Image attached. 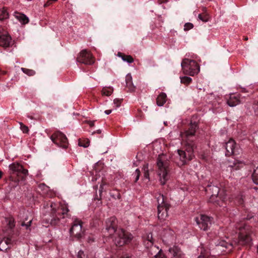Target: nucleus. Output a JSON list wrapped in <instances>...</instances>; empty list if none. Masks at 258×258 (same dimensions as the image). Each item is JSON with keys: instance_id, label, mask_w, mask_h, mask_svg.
I'll use <instances>...</instances> for the list:
<instances>
[{"instance_id": "nucleus-43", "label": "nucleus", "mask_w": 258, "mask_h": 258, "mask_svg": "<svg viewBox=\"0 0 258 258\" xmlns=\"http://www.w3.org/2000/svg\"><path fill=\"white\" fill-rule=\"evenodd\" d=\"M253 217V216L252 215H251H251H248L246 217H243L242 219L243 220H245V219H246V220H250Z\"/></svg>"}, {"instance_id": "nucleus-51", "label": "nucleus", "mask_w": 258, "mask_h": 258, "mask_svg": "<svg viewBox=\"0 0 258 258\" xmlns=\"http://www.w3.org/2000/svg\"><path fill=\"white\" fill-rule=\"evenodd\" d=\"M39 188H45V187H46L45 184H44V183L40 184L39 185Z\"/></svg>"}, {"instance_id": "nucleus-40", "label": "nucleus", "mask_w": 258, "mask_h": 258, "mask_svg": "<svg viewBox=\"0 0 258 258\" xmlns=\"http://www.w3.org/2000/svg\"><path fill=\"white\" fill-rule=\"evenodd\" d=\"M121 100L119 99H115L113 100V103L115 105V108H117L119 106H120L121 104Z\"/></svg>"}, {"instance_id": "nucleus-48", "label": "nucleus", "mask_w": 258, "mask_h": 258, "mask_svg": "<svg viewBox=\"0 0 258 258\" xmlns=\"http://www.w3.org/2000/svg\"><path fill=\"white\" fill-rule=\"evenodd\" d=\"M88 123L90 126H93L94 125V121H88Z\"/></svg>"}, {"instance_id": "nucleus-18", "label": "nucleus", "mask_w": 258, "mask_h": 258, "mask_svg": "<svg viewBox=\"0 0 258 258\" xmlns=\"http://www.w3.org/2000/svg\"><path fill=\"white\" fill-rule=\"evenodd\" d=\"M11 37L6 32H0V46L6 48L12 45Z\"/></svg>"}, {"instance_id": "nucleus-19", "label": "nucleus", "mask_w": 258, "mask_h": 258, "mask_svg": "<svg viewBox=\"0 0 258 258\" xmlns=\"http://www.w3.org/2000/svg\"><path fill=\"white\" fill-rule=\"evenodd\" d=\"M169 252L171 254V258H184L180 249L177 246H173L169 249Z\"/></svg>"}, {"instance_id": "nucleus-4", "label": "nucleus", "mask_w": 258, "mask_h": 258, "mask_svg": "<svg viewBox=\"0 0 258 258\" xmlns=\"http://www.w3.org/2000/svg\"><path fill=\"white\" fill-rule=\"evenodd\" d=\"M7 223V228L4 229V232L5 233V237L0 242V250L2 251L7 250L10 248L12 243V235L13 234V228H14L15 221L12 217L7 218L5 219Z\"/></svg>"}, {"instance_id": "nucleus-55", "label": "nucleus", "mask_w": 258, "mask_h": 258, "mask_svg": "<svg viewBox=\"0 0 258 258\" xmlns=\"http://www.w3.org/2000/svg\"><path fill=\"white\" fill-rule=\"evenodd\" d=\"M164 239H163V241H167V239L166 238L165 235H163Z\"/></svg>"}, {"instance_id": "nucleus-37", "label": "nucleus", "mask_w": 258, "mask_h": 258, "mask_svg": "<svg viewBox=\"0 0 258 258\" xmlns=\"http://www.w3.org/2000/svg\"><path fill=\"white\" fill-rule=\"evenodd\" d=\"M78 145L79 146L86 148L89 146V141L87 140L85 142V143H83L82 141L80 140L79 141Z\"/></svg>"}, {"instance_id": "nucleus-47", "label": "nucleus", "mask_w": 258, "mask_h": 258, "mask_svg": "<svg viewBox=\"0 0 258 258\" xmlns=\"http://www.w3.org/2000/svg\"><path fill=\"white\" fill-rule=\"evenodd\" d=\"M88 241L89 243H92L94 241V239L93 237H89L88 239Z\"/></svg>"}, {"instance_id": "nucleus-14", "label": "nucleus", "mask_w": 258, "mask_h": 258, "mask_svg": "<svg viewBox=\"0 0 258 258\" xmlns=\"http://www.w3.org/2000/svg\"><path fill=\"white\" fill-rule=\"evenodd\" d=\"M82 224L83 223L81 220L78 219H75L74 220L72 227L70 230V232L71 235L75 236L78 239L82 238L83 235Z\"/></svg>"}, {"instance_id": "nucleus-2", "label": "nucleus", "mask_w": 258, "mask_h": 258, "mask_svg": "<svg viewBox=\"0 0 258 258\" xmlns=\"http://www.w3.org/2000/svg\"><path fill=\"white\" fill-rule=\"evenodd\" d=\"M169 164L170 162L166 155L164 154L159 155L157 160V172L162 185L165 184L168 179Z\"/></svg>"}, {"instance_id": "nucleus-35", "label": "nucleus", "mask_w": 258, "mask_h": 258, "mask_svg": "<svg viewBox=\"0 0 258 258\" xmlns=\"http://www.w3.org/2000/svg\"><path fill=\"white\" fill-rule=\"evenodd\" d=\"M194 27V25L191 23H186L184 25V30L188 31Z\"/></svg>"}, {"instance_id": "nucleus-24", "label": "nucleus", "mask_w": 258, "mask_h": 258, "mask_svg": "<svg viewBox=\"0 0 258 258\" xmlns=\"http://www.w3.org/2000/svg\"><path fill=\"white\" fill-rule=\"evenodd\" d=\"M245 163L241 161L235 160L232 164H230L228 167L234 170H237L243 167Z\"/></svg>"}, {"instance_id": "nucleus-49", "label": "nucleus", "mask_w": 258, "mask_h": 258, "mask_svg": "<svg viewBox=\"0 0 258 258\" xmlns=\"http://www.w3.org/2000/svg\"><path fill=\"white\" fill-rule=\"evenodd\" d=\"M104 112L107 115H108V114H110L112 112V110L111 109L106 110Z\"/></svg>"}, {"instance_id": "nucleus-58", "label": "nucleus", "mask_w": 258, "mask_h": 258, "mask_svg": "<svg viewBox=\"0 0 258 258\" xmlns=\"http://www.w3.org/2000/svg\"><path fill=\"white\" fill-rule=\"evenodd\" d=\"M244 39L245 40H248V37H246H246H244Z\"/></svg>"}, {"instance_id": "nucleus-50", "label": "nucleus", "mask_w": 258, "mask_h": 258, "mask_svg": "<svg viewBox=\"0 0 258 258\" xmlns=\"http://www.w3.org/2000/svg\"><path fill=\"white\" fill-rule=\"evenodd\" d=\"M168 233H169V234H168V237H171V236H172V233H173V232H172L171 230H170V229H169V230H168Z\"/></svg>"}, {"instance_id": "nucleus-5", "label": "nucleus", "mask_w": 258, "mask_h": 258, "mask_svg": "<svg viewBox=\"0 0 258 258\" xmlns=\"http://www.w3.org/2000/svg\"><path fill=\"white\" fill-rule=\"evenodd\" d=\"M195 148V144L187 142V143H186L185 151L177 150L176 163L178 166H183L193 159Z\"/></svg>"}, {"instance_id": "nucleus-20", "label": "nucleus", "mask_w": 258, "mask_h": 258, "mask_svg": "<svg viewBox=\"0 0 258 258\" xmlns=\"http://www.w3.org/2000/svg\"><path fill=\"white\" fill-rule=\"evenodd\" d=\"M227 103L230 107H234L240 103L239 96L238 94H231Z\"/></svg>"}, {"instance_id": "nucleus-34", "label": "nucleus", "mask_w": 258, "mask_h": 258, "mask_svg": "<svg viewBox=\"0 0 258 258\" xmlns=\"http://www.w3.org/2000/svg\"><path fill=\"white\" fill-rule=\"evenodd\" d=\"M140 171L139 169H137L135 170V172L133 173V175L135 177V182H137L138 180H139L140 176Z\"/></svg>"}, {"instance_id": "nucleus-57", "label": "nucleus", "mask_w": 258, "mask_h": 258, "mask_svg": "<svg viewBox=\"0 0 258 258\" xmlns=\"http://www.w3.org/2000/svg\"><path fill=\"white\" fill-rule=\"evenodd\" d=\"M101 133V130H97V133H98V134H100Z\"/></svg>"}, {"instance_id": "nucleus-3", "label": "nucleus", "mask_w": 258, "mask_h": 258, "mask_svg": "<svg viewBox=\"0 0 258 258\" xmlns=\"http://www.w3.org/2000/svg\"><path fill=\"white\" fill-rule=\"evenodd\" d=\"M235 227L239 230V243L244 245L248 243L251 240V234L253 232L252 228L247 225L245 221H240L235 224Z\"/></svg>"}, {"instance_id": "nucleus-6", "label": "nucleus", "mask_w": 258, "mask_h": 258, "mask_svg": "<svg viewBox=\"0 0 258 258\" xmlns=\"http://www.w3.org/2000/svg\"><path fill=\"white\" fill-rule=\"evenodd\" d=\"M9 167L10 178L16 182L25 179L28 174V170L24 169L21 164L17 162L10 164Z\"/></svg>"}, {"instance_id": "nucleus-36", "label": "nucleus", "mask_w": 258, "mask_h": 258, "mask_svg": "<svg viewBox=\"0 0 258 258\" xmlns=\"http://www.w3.org/2000/svg\"><path fill=\"white\" fill-rule=\"evenodd\" d=\"M153 241H144V245L147 249H149L153 246Z\"/></svg>"}, {"instance_id": "nucleus-26", "label": "nucleus", "mask_w": 258, "mask_h": 258, "mask_svg": "<svg viewBox=\"0 0 258 258\" xmlns=\"http://www.w3.org/2000/svg\"><path fill=\"white\" fill-rule=\"evenodd\" d=\"M149 253L151 255H153L154 257L157 255V253L159 252V248L158 246H156V245H153V246H151V248L149 249Z\"/></svg>"}, {"instance_id": "nucleus-59", "label": "nucleus", "mask_w": 258, "mask_h": 258, "mask_svg": "<svg viewBox=\"0 0 258 258\" xmlns=\"http://www.w3.org/2000/svg\"><path fill=\"white\" fill-rule=\"evenodd\" d=\"M161 1H162V2H163H163H166V1H167V0H161Z\"/></svg>"}, {"instance_id": "nucleus-31", "label": "nucleus", "mask_w": 258, "mask_h": 258, "mask_svg": "<svg viewBox=\"0 0 258 258\" xmlns=\"http://www.w3.org/2000/svg\"><path fill=\"white\" fill-rule=\"evenodd\" d=\"M180 82L185 85H188L192 81V79L189 77L184 76V77H180Z\"/></svg>"}, {"instance_id": "nucleus-13", "label": "nucleus", "mask_w": 258, "mask_h": 258, "mask_svg": "<svg viewBox=\"0 0 258 258\" xmlns=\"http://www.w3.org/2000/svg\"><path fill=\"white\" fill-rule=\"evenodd\" d=\"M52 141L56 145L62 148H67L68 146V139L63 134L57 132L54 133L50 137Z\"/></svg>"}, {"instance_id": "nucleus-38", "label": "nucleus", "mask_w": 258, "mask_h": 258, "mask_svg": "<svg viewBox=\"0 0 258 258\" xmlns=\"http://www.w3.org/2000/svg\"><path fill=\"white\" fill-rule=\"evenodd\" d=\"M154 258H166L165 255L163 253L161 249L159 250V252L156 255Z\"/></svg>"}, {"instance_id": "nucleus-42", "label": "nucleus", "mask_w": 258, "mask_h": 258, "mask_svg": "<svg viewBox=\"0 0 258 258\" xmlns=\"http://www.w3.org/2000/svg\"><path fill=\"white\" fill-rule=\"evenodd\" d=\"M57 0H48L47 2L44 4L45 7L50 6L52 3L57 1Z\"/></svg>"}, {"instance_id": "nucleus-7", "label": "nucleus", "mask_w": 258, "mask_h": 258, "mask_svg": "<svg viewBox=\"0 0 258 258\" xmlns=\"http://www.w3.org/2000/svg\"><path fill=\"white\" fill-rule=\"evenodd\" d=\"M219 191L220 188L214 185H209L206 188V191L210 196L209 202L221 207L223 206V203L226 197L222 196V194H220L219 195Z\"/></svg>"}, {"instance_id": "nucleus-30", "label": "nucleus", "mask_w": 258, "mask_h": 258, "mask_svg": "<svg viewBox=\"0 0 258 258\" xmlns=\"http://www.w3.org/2000/svg\"><path fill=\"white\" fill-rule=\"evenodd\" d=\"M22 71L29 76H33L35 74V71L33 70L22 68Z\"/></svg>"}, {"instance_id": "nucleus-52", "label": "nucleus", "mask_w": 258, "mask_h": 258, "mask_svg": "<svg viewBox=\"0 0 258 258\" xmlns=\"http://www.w3.org/2000/svg\"><path fill=\"white\" fill-rule=\"evenodd\" d=\"M6 71H1L0 70V75L6 74Z\"/></svg>"}, {"instance_id": "nucleus-11", "label": "nucleus", "mask_w": 258, "mask_h": 258, "mask_svg": "<svg viewBox=\"0 0 258 258\" xmlns=\"http://www.w3.org/2000/svg\"><path fill=\"white\" fill-rule=\"evenodd\" d=\"M103 232L111 236L115 233L117 229V221L115 217H111L105 221Z\"/></svg>"}, {"instance_id": "nucleus-33", "label": "nucleus", "mask_w": 258, "mask_h": 258, "mask_svg": "<svg viewBox=\"0 0 258 258\" xmlns=\"http://www.w3.org/2000/svg\"><path fill=\"white\" fill-rule=\"evenodd\" d=\"M19 124L20 125V128L23 133L27 134L28 133L29 130L28 127L25 125H24L22 122H20Z\"/></svg>"}, {"instance_id": "nucleus-29", "label": "nucleus", "mask_w": 258, "mask_h": 258, "mask_svg": "<svg viewBox=\"0 0 258 258\" xmlns=\"http://www.w3.org/2000/svg\"><path fill=\"white\" fill-rule=\"evenodd\" d=\"M198 18L204 22H207L209 21L210 17L208 14L204 13L199 14Z\"/></svg>"}, {"instance_id": "nucleus-17", "label": "nucleus", "mask_w": 258, "mask_h": 258, "mask_svg": "<svg viewBox=\"0 0 258 258\" xmlns=\"http://www.w3.org/2000/svg\"><path fill=\"white\" fill-rule=\"evenodd\" d=\"M197 128V124L196 123H191L188 130L184 133L183 136L186 138V143L189 142L190 143L194 144L191 138L194 137Z\"/></svg>"}, {"instance_id": "nucleus-1", "label": "nucleus", "mask_w": 258, "mask_h": 258, "mask_svg": "<svg viewBox=\"0 0 258 258\" xmlns=\"http://www.w3.org/2000/svg\"><path fill=\"white\" fill-rule=\"evenodd\" d=\"M43 213L44 216L47 214H49L50 217H44L43 219L46 224L52 225L58 224L60 219H63L69 216L68 212L69 210L67 206H61L60 208L56 204L52 202H49L43 205Z\"/></svg>"}, {"instance_id": "nucleus-27", "label": "nucleus", "mask_w": 258, "mask_h": 258, "mask_svg": "<svg viewBox=\"0 0 258 258\" xmlns=\"http://www.w3.org/2000/svg\"><path fill=\"white\" fill-rule=\"evenodd\" d=\"M9 17V14L5 8H0V20L7 19Z\"/></svg>"}, {"instance_id": "nucleus-44", "label": "nucleus", "mask_w": 258, "mask_h": 258, "mask_svg": "<svg viewBox=\"0 0 258 258\" xmlns=\"http://www.w3.org/2000/svg\"><path fill=\"white\" fill-rule=\"evenodd\" d=\"M252 176L253 177V179H254V178L255 177H258V174L256 172V170H254L252 174Z\"/></svg>"}, {"instance_id": "nucleus-8", "label": "nucleus", "mask_w": 258, "mask_h": 258, "mask_svg": "<svg viewBox=\"0 0 258 258\" xmlns=\"http://www.w3.org/2000/svg\"><path fill=\"white\" fill-rule=\"evenodd\" d=\"M156 198L158 203V217L161 220H164L168 216V210L170 207V205L167 203L162 194H157Z\"/></svg>"}, {"instance_id": "nucleus-45", "label": "nucleus", "mask_w": 258, "mask_h": 258, "mask_svg": "<svg viewBox=\"0 0 258 258\" xmlns=\"http://www.w3.org/2000/svg\"><path fill=\"white\" fill-rule=\"evenodd\" d=\"M106 184L105 183H102L100 186V189H99V191L100 192H102L103 190V187H104V186Z\"/></svg>"}, {"instance_id": "nucleus-15", "label": "nucleus", "mask_w": 258, "mask_h": 258, "mask_svg": "<svg viewBox=\"0 0 258 258\" xmlns=\"http://www.w3.org/2000/svg\"><path fill=\"white\" fill-rule=\"evenodd\" d=\"M195 221L199 227L204 231L207 230L212 224L211 218L205 215H200L199 217H196Z\"/></svg>"}, {"instance_id": "nucleus-9", "label": "nucleus", "mask_w": 258, "mask_h": 258, "mask_svg": "<svg viewBox=\"0 0 258 258\" xmlns=\"http://www.w3.org/2000/svg\"><path fill=\"white\" fill-rule=\"evenodd\" d=\"M181 66L183 72L185 75L194 76L200 72V66L194 60L184 58L182 60Z\"/></svg>"}, {"instance_id": "nucleus-22", "label": "nucleus", "mask_w": 258, "mask_h": 258, "mask_svg": "<svg viewBox=\"0 0 258 258\" xmlns=\"http://www.w3.org/2000/svg\"><path fill=\"white\" fill-rule=\"evenodd\" d=\"M125 82L126 87L128 88L130 92H133L135 90V87L134 86L132 77L131 75H127L125 77Z\"/></svg>"}, {"instance_id": "nucleus-56", "label": "nucleus", "mask_w": 258, "mask_h": 258, "mask_svg": "<svg viewBox=\"0 0 258 258\" xmlns=\"http://www.w3.org/2000/svg\"><path fill=\"white\" fill-rule=\"evenodd\" d=\"M2 174H3V173L1 171H0V179L2 177Z\"/></svg>"}, {"instance_id": "nucleus-54", "label": "nucleus", "mask_w": 258, "mask_h": 258, "mask_svg": "<svg viewBox=\"0 0 258 258\" xmlns=\"http://www.w3.org/2000/svg\"><path fill=\"white\" fill-rule=\"evenodd\" d=\"M221 245L224 247H227V243H222Z\"/></svg>"}, {"instance_id": "nucleus-46", "label": "nucleus", "mask_w": 258, "mask_h": 258, "mask_svg": "<svg viewBox=\"0 0 258 258\" xmlns=\"http://www.w3.org/2000/svg\"><path fill=\"white\" fill-rule=\"evenodd\" d=\"M31 221H30L27 224H25L24 223H23L22 224V226H26V228H28L31 225Z\"/></svg>"}, {"instance_id": "nucleus-39", "label": "nucleus", "mask_w": 258, "mask_h": 258, "mask_svg": "<svg viewBox=\"0 0 258 258\" xmlns=\"http://www.w3.org/2000/svg\"><path fill=\"white\" fill-rule=\"evenodd\" d=\"M236 201H237V203L239 205H242L244 202V200L242 196H238L236 199Z\"/></svg>"}, {"instance_id": "nucleus-16", "label": "nucleus", "mask_w": 258, "mask_h": 258, "mask_svg": "<svg viewBox=\"0 0 258 258\" xmlns=\"http://www.w3.org/2000/svg\"><path fill=\"white\" fill-rule=\"evenodd\" d=\"M225 147L226 150L225 153L226 156H230L232 155H236L238 154L236 143L233 139H231L226 143Z\"/></svg>"}, {"instance_id": "nucleus-60", "label": "nucleus", "mask_w": 258, "mask_h": 258, "mask_svg": "<svg viewBox=\"0 0 258 258\" xmlns=\"http://www.w3.org/2000/svg\"><path fill=\"white\" fill-rule=\"evenodd\" d=\"M80 253H81V251H79V255L80 254Z\"/></svg>"}, {"instance_id": "nucleus-28", "label": "nucleus", "mask_w": 258, "mask_h": 258, "mask_svg": "<svg viewBox=\"0 0 258 258\" xmlns=\"http://www.w3.org/2000/svg\"><path fill=\"white\" fill-rule=\"evenodd\" d=\"M113 91V89L111 87H104L102 90V93L104 95L109 96L111 95Z\"/></svg>"}, {"instance_id": "nucleus-53", "label": "nucleus", "mask_w": 258, "mask_h": 258, "mask_svg": "<svg viewBox=\"0 0 258 258\" xmlns=\"http://www.w3.org/2000/svg\"><path fill=\"white\" fill-rule=\"evenodd\" d=\"M198 258H206L205 256L204 255H200L198 256Z\"/></svg>"}, {"instance_id": "nucleus-23", "label": "nucleus", "mask_w": 258, "mask_h": 258, "mask_svg": "<svg viewBox=\"0 0 258 258\" xmlns=\"http://www.w3.org/2000/svg\"><path fill=\"white\" fill-rule=\"evenodd\" d=\"M166 101V95L164 93H160L157 98L156 103L158 106H162Z\"/></svg>"}, {"instance_id": "nucleus-41", "label": "nucleus", "mask_w": 258, "mask_h": 258, "mask_svg": "<svg viewBox=\"0 0 258 258\" xmlns=\"http://www.w3.org/2000/svg\"><path fill=\"white\" fill-rule=\"evenodd\" d=\"M144 241H153L152 234L151 233L147 234Z\"/></svg>"}, {"instance_id": "nucleus-32", "label": "nucleus", "mask_w": 258, "mask_h": 258, "mask_svg": "<svg viewBox=\"0 0 258 258\" xmlns=\"http://www.w3.org/2000/svg\"><path fill=\"white\" fill-rule=\"evenodd\" d=\"M143 169L144 171V177L146 178L149 179V173L148 170V164H146L143 166Z\"/></svg>"}, {"instance_id": "nucleus-21", "label": "nucleus", "mask_w": 258, "mask_h": 258, "mask_svg": "<svg viewBox=\"0 0 258 258\" xmlns=\"http://www.w3.org/2000/svg\"><path fill=\"white\" fill-rule=\"evenodd\" d=\"M15 16L22 24H26L29 22L28 18L23 14L16 12L15 13Z\"/></svg>"}, {"instance_id": "nucleus-12", "label": "nucleus", "mask_w": 258, "mask_h": 258, "mask_svg": "<svg viewBox=\"0 0 258 258\" xmlns=\"http://www.w3.org/2000/svg\"><path fill=\"white\" fill-rule=\"evenodd\" d=\"M77 61L86 65H92L95 62V58L89 51L83 49L78 54Z\"/></svg>"}, {"instance_id": "nucleus-10", "label": "nucleus", "mask_w": 258, "mask_h": 258, "mask_svg": "<svg viewBox=\"0 0 258 258\" xmlns=\"http://www.w3.org/2000/svg\"><path fill=\"white\" fill-rule=\"evenodd\" d=\"M133 238L131 234L125 231L122 229H118L115 232L114 243L116 246H121L130 242Z\"/></svg>"}, {"instance_id": "nucleus-25", "label": "nucleus", "mask_w": 258, "mask_h": 258, "mask_svg": "<svg viewBox=\"0 0 258 258\" xmlns=\"http://www.w3.org/2000/svg\"><path fill=\"white\" fill-rule=\"evenodd\" d=\"M117 55L121 58L124 61L127 62L129 63H132L134 61V59L131 55H125L120 52H118Z\"/></svg>"}]
</instances>
